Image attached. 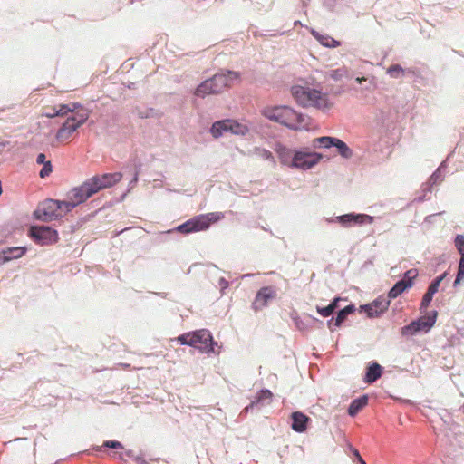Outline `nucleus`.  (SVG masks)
<instances>
[{"label": "nucleus", "mask_w": 464, "mask_h": 464, "mask_svg": "<svg viewBox=\"0 0 464 464\" xmlns=\"http://www.w3.org/2000/svg\"><path fill=\"white\" fill-rule=\"evenodd\" d=\"M215 94L222 92L225 89L231 87L236 82L240 81V73L234 71H226L216 73L208 79Z\"/></svg>", "instance_id": "obj_8"}, {"label": "nucleus", "mask_w": 464, "mask_h": 464, "mask_svg": "<svg viewBox=\"0 0 464 464\" xmlns=\"http://www.w3.org/2000/svg\"><path fill=\"white\" fill-rule=\"evenodd\" d=\"M318 314L322 315L323 317H328L330 316L334 312L332 306H325V307H319L316 308Z\"/></svg>", "instance_id": "obj_40"}, {"label": "nucleus", "mask_w": 464, "mask_h": 464, "mask_svg": "<svg viewBox=\"0 0 464 464\" xmlns=\"http://www.w3.org/2000/svg\"><path fill=\"white\" fill-rule=\"evenodd\" d=\"M89 113L82 106L76 109L69 116L55 134V140L58 144L69 143L76 130L88 120Z\"/></svg>", "instance_id": "obj_3"}, {"label": "nucleus", "mask_w": 464, "mask_h": 464, "mask_svg": "<svg viewBox=\"0 0 464 464\" xmlns=\"http://www.w3.org/2000/svg\"><path fill=\"white\" fill-rule=\"evenodd\" d=\"M455 246L460 256H464V236L458 235L455 238Z\"/></svg>", "instance_id": "obj_35"}, {"label": "nucleus", "mask_w": 464, "mask_h": 464, "mask_svg": "<svg viewBox=\"0 0 464 464\" xmlns=\"http://www.w3.org/2000/svg\"><path fill=\"white\" fill-rule=\"evenodd\" d=\"M343 226L362 225L364 223H372L373 218L366 214H345L338 218Z\"/></svg>", "instance_id": "obj_17"}, {"label": "nucleus", "mask_w": 464, "mask_h": 464, "mask_svg": "<svg viewBox=\"0 0 464 464\" xmlns=\"http://www.w3.org/2000/svg\"><path fill=\"white\" fill-rule=\"evenodd\" d=\"M355 80L357 82L362 83V82L366 81V78L365 77H357Z\"/></svg>", "instance_id": "obj_46"}, {"label": "nucleus", "mask_w": 464, "mask_h": 464, "mask_svg": "<svg viewBox=\"0 0 464 464\" xmlns=\"http://www.w3.org/2000/svg\"><path fill=\"white\" fill-rule=\"evenodd\" d=\"M24 253L25 248L24 247H9L0 253V258L3 262H7L12 259L21 257Z\"/></svg>", "instance_id": "obj_20"}, {"label": "nucleus", "mask_w": 464, "mask_h": 464, "mask_svg": "<svg viewBox=\"0 0 464 464\" xmlns=\"http://www.w3.org/2000/svg\"><path fill=\"white\" fill-rule=\"evenodd\" d=\"M102 447H107V448L115 449V450H122L123 449V445L120 441H117V440H106L103 442Z\"/></svg>", "instance_id": "obj_39"}, {"label": "nucleus", "mask_w": 464, "mask_h": 464, "mask_svg": "<svg viewBox=\"0 0 464 464\" xmlns=\"http://www.w3.org/2000/svg\"><path fill=\"white\" fill-rule=\"evenodd\" d=\"M96 192L90 181L87 180L81 186L72 188L67 195V199L63 200L65 211L70 212L72 208L81 203L86 201Z\"/></svg>", "instance_id": "obj_7"}, {"label": "nucleus", "mask_w": 464, "mask_h": 464, "mask_svg": "<svg viewBox=\"0 0 464 464\" xmlns=\"http://www.w3.org/2000/svg\"><path fill=\"white\" fill-rule=\"evenodd\" d=\"M404 72L403 68L399 64L392 65L388 68L387 73L390 74L391 77L397 78Z\"/></svg>", "instance_id": "obj_34"}, {"label": "nucleus", "mask_w": 464, "mask_h": 464, "mask_svg": "<svg viewBox=\"0 0 464 464\" xmlns=\"http://www.w3.org/2000/svg\"><path fill=\"white\" fill-rule=\"evenodd\" d=\"M68 211H65L63 200L46 199L38 205L34 215L38 220L50 222L61 218Z\"/></svg>", "instance_id": "obj_6"}, {"label": "nucleus", "mask_w": 464, "mask_h": 464, "mask_svg": "<svg viewBox=\"0 0 464 464\" xmlns=\"http://www.w3.org/2000/svg\"><path fill=\"white\" fill-rule=\"evenodd\" d=\"M347 73L346 70L344 68H340L334 70L331 72V77L334 80H340L342 77L345 76Z\"/></svg>", "instance_id": "obj_41"}, {"label": "nucleus", "mask_w": 464, "mask_h": 464, "mask_svg": "<svg viewBox=\"0 0 464 464\" xmlns=\"http://www.w3.org/2000/svg\"><path fill=\"white\" fill-rule=\"evenodd\" d=\"M359 462H360V464H366V462L362 459V458H360Z\"/></svg>", "instance_id": "obj_48"}, {"label": "nucleus", "mask_w": 464, "mask_h": 464, "mask_svg": "<svg viewBox=\"0 0 464 464\" xmlns=\"http://www.w3.org/2000/svg\"><path fill=\"white\" fill-rule=\"evenodd\" d=\"M418 272L416 269L408 270L401 280L397 282L388 293V299H394L401 295L407 289L412 287L413 280L417 277Z\"/></svg>", "instance_id": "obj_12"}, {"label": "nucleus", "mask_w": 464, "mask_h": 464, "mask_svg": "<svg viewBox=\"0 0 464 464\" xmlns=\"http://www.w3.org/2000/svg\"><path fill=\"white\" fill-rule=\"evenodd\" d=\"M222 122L223 120L218 121L212 124L210 133L215 139H218L220 136H222L224 132L229 131L228 126L223 125Z\"/></svg>", "instance_id": "obj_28"}, {"label": "nucleus", "mask_w": 464, "mask_h": 464, "mask_svg": "<svg viewBox=\"0 0 464 464\" xmlns=\"http://www.w3.org/2000/svg\"><path fill=\"white\" fill-rule=\"evenodd\" d=\"M215 94L222 92L225 89L231 87L236 82L240 81V73L234 71H226L216 73L208 79Z\"/></svg>", "instance_id": "obj_9"}, {"label": "nucleus", "mask_w": 464, "mask_h": 464, "mask_svg": "<svg viewBox=\"0 0 464 464\" xmlns=\"http://www.w3.org/2000/svg\"><path fill=\"white\" fill-rule=\"evenodd\" d=\"M382 372L381 365L374 362L368 367L364 381L368 383H372L382 376Z\"/></svg>", "instance_id": "obj_22"}, {"label": "nucleus", "mask_w": 464, "mask_h": 464, "mask_svg": "<svg viewBox=\"0 0 464 464\" xmlns=\"http://www.w3.org/2000/svg\"><path fill=\"white\" fill-rule=\"evenodd\" d=\"M175 340L182 345H188L207 353L215 352L214 344H217L210 332L207 329H199L183 334Z\"/></svg>", "instance_id": "obj_4"}, {"label": "nucleus", "mask_w": 464, "mask_h": 464, "mask_svg": "<svg viewBox=\"0 0 464 464\" xmlns=\"http://www.w3.org/2000/svg\"><path fill=\"white\" fill-rule=\"evenodd\" d=\"M295 102L303 107H314L326 111L333 107L328 95L308 86L295 85L291 89Z\"/></svg>", "instance_id": "obj_2"}, {"label": "nucleus", "mask_w": 464, "mask_h": 464, "mask_svg": "<svg viewBox=\"0 0 464 464\" xmlns=\"http://www.w3.org/2000/svg\"><path fill=\"white\" fill-rule=\"evenodd\" d=\"M322 158L321 154L315 152L297 151L294 153L291 167L308 169L316 165Z\"/></svg>", "instance_id": "obj_11"}, {"label": "nucleus", "mask_w": 464, "mask_h": 464, "mask_svg": "<svg viewBox=\"0 0 464 464\" xmlns=\"http://www.w3.org/2000/svg\"><path fill=\"white\" fill-rule=\"evenodd\" d=\"M276 296V292L273 287H262L256 294V298L252 304L254 310L258 311L266 307L269 301Z\"/></svg>", "instance_id": "obj_14"}, {"label": "nucleus", "mask_w": 464, "mask_h": 464, "mask_svg": "<svg viewBox=\"0 0 464 464\" xmlns=\"http://www.w3.org/2000/svg\"><path fill=\"white\" fill-rule=\"evenodd\" d=\"M122 178V174L120 172L106 173L102 176H94L90 181L97 193L99 190L111 187L118 183Z\"/></svg>", "instance_id": "obj_13"}, {"label": "nucleus", "mask_w": 464, "mask_h": 464, "mask_svg": "<svg viewBox=\"0 0 464 464\" xmlns=\"http://www.w3.org/2000/svg\"><path fill=\"white\" fill-rule=\"evenodd\" d=\"M273 397V393L269 390H262L257 397V402L263 401H270Z\"/></svg>", "instance_id": "obj_38"}, {"label": "nucleus", "mask_w": 464, "mask_h": 464, "mask_svg": "<svg viewBox=\"0 0 464 464\" xmlns=\"http://www.w3.org/2000/svg\"><path fill=\"white\" fill-rule=\"evenodd\" d=\"M292 425L291 428L299 433L304 432L307 429V423L310 420L309 417L300 411H295L291 414Z\"/></svg>", "instance_id": "obj_18"}, {"label": "nucleus", "mask_w": 464, "mask_h": 464, "mask_svg": "<svg viewBox=\"0 0 464 464\" xmlns=\"http://www.w3.org/2000/svg\"><path fill=\"white\" fill-rule=\"evenodd\" d=\"M81 105L77 103L59 104L55 107H45L43 111V116L47 118H53L56 116H66L69 112H74Z\"/></svg>", "instance_id": "obj_15"}, {"label": "nucleus", "mask_w": 464, "mask_h": 464, "mask_svg": "<svg viewBox=\"0 0 464 464\" xmlns=\"http://www.w3.org/2000/svg\"><path fill=\"white\" fill-rule=\"evenodd\" d=\"M334 146L337 148L338 151H339V154L345 158V159H350L352 156H353V151L352 150L347 146V144L345 142H343V140L335 138V140H334Z\"/></svg>", "instance_id": "obj_27"}, {"label": "nucleus", "mask_w": 464, "mask_h": 464, "mask_svg": "<svg viewBox=\"0 0 464 464\" xmlns=\"http://www.w3.org/2000/svg\"><path fill=\"white\" fill-rule=\"evenodd\" d=\"M445 274L438 276L431 284L428 287V292L430 293L431 295H435L438 290H439V287H440V283L442 282V280L444 279L445 277Z\"/></svg>", "instance_id": "obj_32"}, {"label": "nucleus", "mask_w": 464, "mask_h": 464, "mask_svg": "<svg viewBox=\"0 0 464 464\" xmlns=\"http://www.w3.org/2000/svg\"><path fill=\"white\" fill-rule=\"evenodd\" d=\"M136 464H148V461L142 457L137 456L134 458Z\"/></svg>", "instance_id": "obj_43"}, {"label": "nucleus", "mask_w": 464, "mask_h": 464, "mask_svg": "<svg viewBox=\"0 0 464 464\" xmlns=\"http://www.w3.org/2000/svg\"><path fill=\"white\" fill-rule=\"evenodd\" d=\"M261 114L294 130H308L312 124L310 117L288 106H266L262 109Z\"/></svg>", "instance_id": "obj_1"}, {"label": "nucleus", "mask_w": 464, "mask_h": 464, "mask_svg": "<svg viewBox=\"0 0 464 464\" xmlns=\"http://www.w3.org/2000/svg\"><path fill=\"white\" fill-rule=\"evenodd\" d=\"M46 157L44 153H40L38 154L37 158H36V162L38 164H45L47 161L45 160Z\"/></svg>", "instance_id": "obj_42"}, {"label": "nucleus", "mask_w": 464, "mask_h": 464, "mask_svg": "<svg viewBox=\"0 0 464 464\" xmlns=\"http://www.w3.org/2000/svg\"><path fill=\"white\" fill-rule=\"evenodd\" d=\"M390 300L382 296L378 297L372 303L364 305L362 308L365 310L369 317H377L388 309Z\"/></svg>", "instance_id": "obj_16"}, {"label": "nucleus", "mask_w": 464, "mask_h": 464, "mask_svg": "<svg viewBox=\"0 0 464 464\" xmlns=\"http://www.w3.org/2000/svg\"><path fill=\"white\" fill-rule=\"evenodd\" d=\"M195 95L200 98H205L207 95L215 94L212 89L211 82L208 79L201 82L195 90Z\"/></svg>", "instance_id": "obj_24"}, {"label": "nucleus", "mask_w": 464, "mask_h": 464, "mask_svg": "<svg viewBox=\"0 0 464 464\" xmlns=\"http://www.w3.org/2000/svg\"><path fill=\"white\" fill-rule=\"evenodd\" d=\"M355 311V307L353 304L347 305L343 309L338 312L336 317L334 318V325L336 327L341 326V324L344 322L347 316Z\"/></svg>", "instance_id": "obj_25"}, {"label": "nucleus", "mask_w": 464, "mask_h": 464, "mask_svg": "<svg viewBox=\"0 0 464 464\" xmlns=\"http://www.w3.org/2000/svg\"><path fill=\"white\" fill-rule=\"evenodd\" d=\"M335 138L333 137H320L316 138L313 140V146L314 147H324V148H330L334 146Z\"/></svg>", "instance_id": "obj_29"}, {"label": "nucleus", "mask_w": 464, "mask_h": 464, "mask_svg": "<svg viewBox=\"0 0 464 464\" xmlns=\"http://www.w3.org/2000/svg\"><path fill=\"white\" fill-rule=\"evenodd\" d=\"M464 278V256H461L459 267H458V274L454 282V285L459 284L462 279Z\"/></svg>", "instance_id": "obj_33"}, {"label": "nucleus", "mask_w": 464, "mask_h": 464, "mask_svg": "<svg viewBox=\"0 0 464 464\" xmlns=\"http://www.w3.org/2000/svg\"><path fill=\"white\" fill-rule=\"evenodd\" d=\"M30 237L39 245H52L58 241L56 230L46 226H33L29 231Z\"/></svg>", "instance_id": "obj_10"}, {"label": "nucleus", "mask_w": 464, "mask_h": 464, "mask_svg": "<svg viewBox=\"0 0 464 464\" xmlns=\"http://www.w3.org/2000/svg\"><path fill=\"white\" fill-rule=\"evenodd\" d=\"M436 316L437 312H434L433 315L423 316L414 322L417 323L420 331L428 332L434 325L436 322Z\"/></svg>", "instance_id": "obj_23"}, {"label": "nucleus", "mask_w": 464, "mask_h": 464, "mask_svg": "<svg viewBox=\"0 0 464 464\" xmlns=\"http://www.w3.org/2000/svg\"><path fill=\"white\" fill-rule=\"evenodd\" d=\"M368 403V397L363 395L360 398L353 400L348 409V413L350 416H355L359 411H361Z\"/></svg>", "instance_id": "obj_21"}, {"label": "nucleus", "mask_w": 464, "mask_h": 464, "mask_svg": "<svg viewBox=\"0 0 464 464\" xmlns=\"http://www.w3.org/2000/svg\"><path fill=\"white\" fill-rule=\"evenodd\" d=\"M353 453H354V456L358 459V460H360V458H362V457H361L359 451L357 450H354Z\"/></svg>", "instance_id": "obj_47"}, {"label": "nucleus", "mask_w": 464, "mask_h": 464, "mask_svg": "<svg viewBox=\"0 0 464 464\" xmlns=\"http://www.w3.org/2000/svg\"><path fill=\"white\" fill-rule=\"evenodd\" d=\"M433 298V295L429 293L428 291L425 293V295L422 297V301L420 304V310H425L430 305L431 300Z\"/></svg>", "instance_id": "obj_36"}, {"label": "nucleus", "mask_w": 464, "mask_h": 464, "mask_svg": "<svg viewBox=\"0 0 464 464\" xmlns=\"http://www.w3.org/2000/svg\"><path fill=\"white\" fill-rule=\"evenodd\" d=\"M222 124L225 126L227 124V126H228L229 131L235 135L245 136L249 131V127L246 124L238 122L234 120H230V119L223 120Z\"/></svg>", "instance_id": "obj_19"}, {"label": "nucleus", "mask_w": 464, "mask_h": 464, "mask_svg": "<svg viewBox=\"0 0 464 464\" xmlns=\"http://www.w3.org/2000/svg\"><path fill=\"white\" fill-rule=\"evenodd\" d=\"M44 167L42 168V169L40 170V177L41 178H46L48 177L51 172H52V164H51V161H47L45 164H43Z\"/></svg>", "instance_id": "obj_37"}, {"label": "nucleus", "mask_w": 464, "mask_h": 464, "mask_svg": "<svg viewBox=\"0 0 464 464\" xmlns=\"http://www.w3.org/2000/svg\"><path fill=\"white\" fill-rule=\"evenodd\" d=\"M340 301L339 297L334 298V300L329 304V306H332L333 312L337 308L338 302Z\"/></svg>", "instance_id": "obj_44"}, {"label": "nucleus", "mask_w": 464, "mask_h": 464, "mask_svg": "<svg viewBox=\"0 0 464 464\" xmlns=\"http://www.w3.org/2000/svg\"><path fill=\"white\" fill-rule=\"evenodd\" d=\"M278 154L282 163L291 166V161L294 156V153L291 150L283 148L278 150Z\"/></svg>", "instance_id": "obj_30"}, {"label": "nucleus", "mask_w": 464, "mask_h": 464, "mask_svg": "<svg viewBox=\"0 0 464 464\" xmlns=\"http://www.w3.org/2000/svg\"><path fill=\"white\" fill-rule=\"evenodd\" d=\"M401 332L402 335L409 336L420 332V328H418L417 323L413 321L410 324L402 327Z\"/></svg>", "instance_id": "obj_31"}, {"label": "nucleus", "mask_w": 464, "mask_h": 464, "mask_svg": "<svg viewBox=\"0 0 464 464\" xmlns=\"http://www.w3.org/2000/svg\"><path fill=\"white\" fill-rule=\"evenodd\" d=\"M125 454H126V456H128L129 458H131L133 460H134V458L136 457V456H134V454H133V451H132V450H127V451L125 452Z\"/></svg>", "instance_id": "obj_45"}, {"label": "nucleus", "mask_w": 464, "mask_h": 464, "mask_svg": "<svg viewBox=\"0 0 464 464\" xmlns=\"http://www.w3.org/2000/svg\"><path fill=\"white\" fill-rule=\"evenodd\" d=\"M312 34L320 42V44L326 47H337L340 45V43L331 36L322 35L315 31H312Z\"/></svg>", "instance_id": "obj_26"}, {"label": "nucleus", "mask_w": 464, "mask_h": 464, "mask_svg": "<svg viewBox=\"0 0 464 464\" xmlns=\"http://www.w3.org/2000/svg\"><path fill=\"white\" fill-rule=\"evenodd\" d=\"M224 218L221 212H210L196 216L185 223L178 226L176 230L183 234L207 230L211 224L216 223Z\"/></svg>", "instance_id": "obj_5"}]
</instances>
